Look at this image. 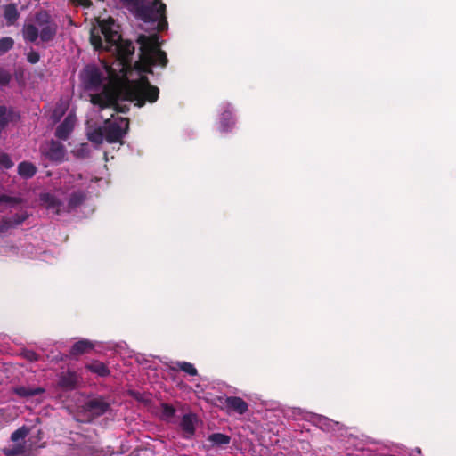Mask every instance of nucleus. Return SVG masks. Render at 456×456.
Returning a JSON list of instances; mask_svg holds the SVG:
<instances>
[{
	"instance_id": "34",
	"label": "nucleus",
	"mask_w": 456,
	"mask_h": 456,
	"mask_svg": "<svg viewBox=\"0 0 456 456\" xmlns=\"http://www.w3.org/2000/svg\"><path fill=\"white\" fill-rule=\"evenodd\" d=\"M61 200H63V195H62V196H61ZM60 209H61V211L62 209H65V207H63V201H61V207H60Z\"/></svg>"
},
{
	"instance_id": "35",
	"label": "nucleus",
	"mask_w": 456,
	"mask_h": 456,
	"mask_svg": "<svg viewBox=\"0 0 456 456\" xmlns=\"http://www.w3.org/2000/svg\"><path fill=\"white\" fill-rule=\"evenodd\" d=\"M26 217H27V216H23V217H22V219H20V220L17 221V222H16V224H20L23 220H25V219H26Z\"/></svg>"
},
{
	"instance_id": "29",
	"label": "nucleus",
	"mask_w": 456,
	"mask_h": 456,
	"mask_svg": "<svg viewBox=\"0 0 456 456\" xmlns=\"http://www.w3.org/2000/svg\"><path fill=\"white\" fill-rule=\"evenodd\" d=\"M27 60L32 64L37 63L39 61V54L35 51H31L28 53Z\"/></svg>"
},
{
	"instance_id": "33",
	"label": "nucleus",
	"mask_w": 456,
	"mask_h": 456,
	"mask_svg": "<svg viewBox=\"0 0 456 456\" xmlns=\"http://www.w3.org/2000/svg\"><path fill=\"white\" fill-rule=\"evenodd\" d=\"M21 451H22L21 448H17V449H14V450H6L5 451V454L7 456H14V455L20 453Z\"/></svg>"
},
{
	"instance_id": "9",
	"label": "nucleus",
	"mask_w": 456,
	"mask_h": 456,
	"mask_svg": "<svg viewBox=\"0 0 456 456\" xmlns=\"http://www.w3.org/2000/svg\"><path fill=\"white\" fill-rule=\"evenodd\" d=\"M37 167L34 164L28 161H23L18 166V174L20 176L25 179L31 178L35 175Z\"/></svg>"
},
{
	"instance_id": "26",
	"label": "nucleus",
	"mask_w": 456,
	"mask_h": 456,
	"mask_svg": "<svg viewBox=\"0 0 456 456\" xmlns=\"http://www.w3.org/2000/svg\"><path fill=\"white\" fill-rule=\"evenodd\" d=\"M20 202V199L17 197H10L7 195H2L0 197V203L3 204H18Z\"/></svg>"
},
{
	"instance_id": "6",
	"label": "nucleus",
	"mask_w": 456,
	"mask_h": 456,
	"mask_svg": "<svg viewBox=\"0 0 456 456\" xmlns=\"http://www.w3.org/2000/svg\"><path fill=\"white\" fill-rule=\"evenodd\" d=\"M62 194L63 192L61 191H57L54 193H43L40 196V200L48 209H52L55 213L59 214L61 213V196H62Z\"/></svg>"
},
{
	"instance_id": "23",
	"label": "nucleus",
	"mask_w": 456,
	"mask_h": 456,
	"mask_svg": "<svg viewBox=\"0 0 456 456\" xmlns=\"http://www.w3.org/2000/svg\"><path fill=\"white\" fill-rule=\"evenodd\" d=\"M177 366L179 369L186 373H188L191 376L197 375V370L196 368L190 362H177Z\"/></svg>"
},
{
	"instance_id": "18",
	"label": "nucleus",
	"mask_w": 456,
	"mask_h": 456,
	"mask_svg": "<svg viewBox=\"0 0 456 456\" xmlns=\"http://www.w3.org/2000/svg\"><path fill=\"white\" fill-rule=\"evenodd\" d=\"M209 441L214 444L223 445L230 443V437L224 434L216 433L209 436Z\"/></svg>"
},
{
	"instance_id": "19",
	"label": "nucleus",
	"mask_w": 456,
	"mask_h": 456,
	"mask_svg": "<svg viewBox=\"0 0 456 456\" xmlns=\"http://www.w3.org/2000/svg\"><path fill=\"white\" fill-rule=\"evenodd\" d=\"M317 425L323 430L329 431L333 428V426L336 424L334 421L329 419L323 416L316 417Z\"/></svg>"
},
{
	"instance_id": "12",
	"label": "nucleus",
	"mask_w": 456,
	"mask_h": 456,
	"mask_svg": "<svg viewBox=\"0 0 456 456\" xmlns=\"http://www.w3.org/2000/svg\"><path fill=\"white\" fill-rule=\"evenodd\" d=\"M4 17L9 24H13L20 17L16 5H5L4 9Z\"/></svg>"
},
{
	"instance_id": "11",
	"label": "nucleus",
	"mask_w": 456,
	"mask_h": 456,
	"mask_svg": "<svg viewBox=\"0 0 456 456\" xmlns=\"http://www.w3.org/2000/svg\"><path fill=\"white\" fill-rule=\"evenodd\" d=\"M13 393L19 395L20 397H30L36 395H39L45 392V390L41 387H17L12 389Z\"/></svg>"
},
{
	"instance_id": "5",
	"label": "nucleus",
	"mask_w": 456,
	"mask_h": 456,
	"mask_svg": "<svg viewBox=\"0 0 456 456\" xmlns=\"http://www.w3.org/2000/svg\"><path fill=\"white\" fill-rule=\"evenodd\" d=\"M43 153L51 160L62 161L66 155L64 146L55 141H51L42 148Z\"/></svg>"
},
{
	"instance_id": "24",
	"label": "nucleus",
	"mask_w": 456,
	"mask_h": 456,
	"mask_svg": "<svg viewBox=\"0 0 456 456\" xmlns=\"http://www.w3.org/2000/svg\"><path fill=\"white\" fill-rule=\"evenodd\" d=\"M13 167V162L11 159V158L5 154L3 153L0 155V167L4 169H9Z\"/></svg>"
},
{
	"instance_id": "8",
	"label": "nucleus",
	"mask_w": 456,
	"mask_h": 456,
	"mask_svg": "<svg viewBox=\"0 0 456 456\" xmlns=\"http://www.w3.org/2000/svg\"><path fill=\"white\" fill-rule=\"evenodd\" d=\"M224 404L228 411L243 414L248 411V403L240 397L229 396L224 398Z\"/></svg>"
},
{
	"instance_id": "31",
	"label": "nucleus",
	"mask_w": 456,
	"mask_h": 456,
	"mask_svg": "<svg viewBox=\"0 0 456 456\" xmlns=\"http://www.w3.org/2000/svg\"><path fill=\"white\" fill-rule=\"evenodd\" d=\"M23 355L25 356V358H27L28 361H31V362L37 360V355L33 351H29V350L25 351L23 353Z\"/></svg>"
},
{
	"instance_id": "28",
	"label": "nucleus",
	"mask_w": 456,
	"mask_h": 456,
	"mask_svg": "<svg viewBox=\"0 0 456 456\" xmlns=\"http://www.w3.org/2000/svg\"><path fill=\"white\" fill-rule=\"evenodd\" d=\"M162 410H163V415L166 418H170V417L174 416V414H175V409L170 405L163 404Z\"/></svg>"
},
{
	"instance_id": "1",
	"label": "nucleus",
	"mask_w": 456,
	"mask_h": 456,
	"mask_svg": "<svg viewBox=\"0 0 456 456\" xmlns=\"http://www.w3.org/2000/svg\"><path fill=\"white\" fill-rule=\"evenodd\" d=\"M97 26L91 29L90 42L95 50L113 53L117 60L110 66H86L81 72V83L90 92L91 102L101 109L113 107L117 112H126L128 107L119 102H134L141 107L145 101L154 102L159 89L149 84L146 73L152 66H166V53L159 49V37L140 35V60L134 68L130 61L134 52L131 42L123 40L119 26L112 18L97 20Z\"/></svg>"
},
{
	"instance_id": "36",
	"label": "nucleus",
	"mask_w": 456,
	"mask_h": 456,
	"mask_svg": "<svg viewBox=\"0 0 456 456\" xmlns=\"http://www.w3.org/2000/svg\"><path fill=\"white\" fill-rule=\"evenodd\" d=\"M81 147H82V149H84V148H86V144H82Z\"/></svg>"
},
{
	"instance_id": "30",
	"label": "nucleus",
	"mask_w": 456,
	"mask_h": 456,
	"mask_svg": "<svg viewBox=\"0 0 456 456\" xmlns=\"http://www.w3.org/2000/svg\"><path fill=\"white\" fill-rule=\"evenodd\" d=\"M74 383H75V378L73 375L69 376V380H66V379H62L61 380V385L62 387H72L74 386Z\"/></svg>"
},
{
	"instance_id": "3",
	"label": "nucleus",
	"mask_w": 456,
	"mask_h": 456,
	"mask_svg": "<svg viewBox=\"0 0 456 456\" xmlns=\"http://www.w3.org/2000/svg\"><path fill=\"white\" fill-rule=\"evenodd\" d=\"M134 14L144 22L158 21V29L163 30L167 26L166 5L160 0H141L129 4Z\"/></svg>"
},
{
	"instance_id": "17",
	"label": "nucleus",
	"mask_w": 456,
	"mask_h": 456,
	"mask_svg": "<svg viewBox=\"0 0 456 456\" xmlns=\"http://www.w3.org/2000/svg\"><path fill=\"white\" fill-rule=\"evenodd\" d=\"M87 136L89 141H91L92 142L95 144H101L102 143L103 139L105 138L103 128L89 132Z\"/></svg>"
},
{
	"instance_id": "10",
	"label": "nucleus",
	"mask_w": 456,
	"mask_h": 456,
	"mask_svg": "<svg viewBox=\"0 0 456 456\" xmlns=\"http://www.w3.org/2000/svg\"><path fill=\"white\" fill-rule=\"evenodd\" d=\"M197 418L194 414H186L181 421L182 429L188 435L192 436L195 430Z\"/></svg>"
},
{
	"instance_id": "25",
	"label": "nucleus",
	"mask_w": 456,
	"mask_h": 456,
	"mask_svg": "<svg viewBox=\"0 0 456 456\" xmlns=\"http://www.w3.org/2000/svg\"><path fill=\"white\" fill-rule=\"evenodd\" d=\"M231 119V113L229 111H224L223 114H222V118H221V129L222 131L225 132L228 130L229 128V124L226 123V121H229Z\"/></svg>"
},
{
	"instance_id": "7",
	"label": "nucleus",
	"mask_w": 456,
	"mask_h": 456,
	"mask_svg": "<svg viewBox=\"0 0 456 456\" xmlns=\"http://www.w3.org/2000/svg\"><path fill=\"white\" fill-rule=\"evenodd\" d=\"M76 124V117L73 114H69L63 122L57 127L55 135L59 139L66 140L72 132Z\"/></svg>"
},
{
	"instance_id": "22",
	"label": "nucleus",
	"mask_w": 456,
	"mask_h": 456,
	"mask_svg": "<svg viewBox=\"0 0 456 456\" xmlns=\"http://www.w3.org/2000/svg\"><path fill=\"white\" fill-rule=\"evenodd\" d=\"M28 433L29 429L28 428L21 427L12 434L11 438L13 442H19L20 440H23Z\"/></svg>"
},
{
	"instance_id": "27",
	"label": "nucleus",
	"mask_w": 456,
	"mask_h": 456,
	"mask_svg": "<svg viewBox=\"0 0 456 456\" xmlns=\"http://www.w3.org/2000/svg\"><path fill=\"white\" fill-rule=\"evenodd\" d=\"M11 76L5 70L0 69V85L4 86L9 83Z\"/></svg>"
},
{
	"instance_id": "15",
	"label": "nucleus",
	"mask_w": 456,
	"mask_h": 456,
	"mask_svg": "<svg viewBox=\"0 0 456 456\" xmlns=\"http://www.w3.org/2000/svg\"><path fill=\"white\" fill-rule=\"evenodd\" d=\"M87 369L90 370L92 372L97 373L99 376H106L109 374V370L107 367L104 365V363L101 362H94L90 364H88Z\"/></svg>"
},
{
	"instance_id": "4",
	"label": "nucleus",
	"mask_w": 456,
	"mask_h": 456,
	"mask_svg": "<svg viewBox=\"0 0 456 456\" xmlns=\"http://www.w3.org/2000/svg\"><path fill=\"white\" fill-rule=\"evenodd\" d=\"M129 126L127 118H116L107 119L103 126L105 139L108 142H119L126 134Z\"/></svg>"
},
{
	"instance_id": "16",
	"label": "nucleus",
	"mask_w": 456,
	"mask_h": 456,
	"mask_svg": "<svg viewBox=\"0 0 456 456\" xmlns=\"http://www.w3.org/2000/svg\"><path fill=\"white\" fill-rule=\"evenodd\" d=\"M92 348V345L87 340H80L75 343L71 348L72 354H79L86 352L88 349Z\"/></svg>"
},
{
	"instance_id": "32",
	"label": "nucleus",
	"mask_w": 456,
	"mask_h": 456,
	"mask_svg": "<svg viewBox=\"0 0 456 456\" xmlns=\"http://www.w3.org/2000/svg\"><path fill=\"white\" fill-rule=\"evenodd\" d=\"M71 1L78 5L85 6V7H87L90 5V0H71Z\"/></svg>"
},
{
	"instance_id": "14",
	"label": "nucleus",
	"mask_w": 456,
	"mask_h": 456,
	"mask_svg": "<svg viewBox=\"0 0 456 456\" xmlns=\"http://www.w3.org/2000/svg\"><path fill=\"white\" fill-rule=\"evenodd\" d=\"M89 408L94 414L101 415L108 410L109 405L102 399H94L90 401Z\"/></svg>"
},
{
	"instance_id": "13",
	"label": "nucleus",
	"mask_w": 456,
	"mask_h": 456,
	"mask_svg": "<svg viewBox=\"0 0 456 456\" xmlns=\"http://www.w3.org/2000/svg\"><path fill=\"white\" fill-rule=\"evenodd\" d=\"M69 108V102L67 101H61L60 102L53 110V113L51 115V119L53 122H58L61 118L65 114Z\"/></svg>"
},
{
	"instance_id": "2",
	"label": "nucleus",
	"mask_w": 456,
	"mask_h": 456,
	"mask_svg": "<svg viewBox=\"0 0 456 456\" xmlns=\"http://www.w3.org/2000/svg\"><path fill=\"white\" fill-rule=\"evenodd\" d=\"M58 30V25L46 11H39L28 20L22 28L25 41L38 44L53 41Z\"/></svg>"
},
{
	"instance_id": "21",
	"label": "nucleus",
	"mask_w": 456,
	"mask_h": 456,
	"mask_svg": "<svg viewBox=\"0 0 456 456\" xmlns=\"http://www.w3.org/2000/svg\"><path fill=\"white\" fill-rule=\"evenodd\" d=\"M14 45V41L12 37H5L0 39V54L4 53L11 50Z\"/></svg>"
},
{
	"instance_id": "20",
	"label": "nucleus",
	"mask_w": 456,
	"mask_h": 456,
	"mask_svg": "<svg viewBox=\"0 0 456 456\" xmlns=\"http://www.w3.org/2000/svg\"><path fill=\"white\" fill-rule=\"evenodd\" d=\"M85 195L82 192L73 193L68 202V208H73L82 203L85 200Z\"/></svg>"
}]
</instances>
